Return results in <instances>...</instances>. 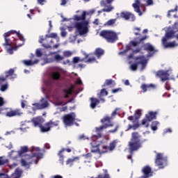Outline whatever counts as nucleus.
Returning <instances> with one entry per match:
<instances>
[{
	"label": "nucleus",
	"instance_id": "nucleus-45",
	"mask_svg": "<svg viewBox=\"0 0 178 178\" xmlns=\"http://www.w3.org/2000/svg\"><path fill=\"white\" fill-rule=\"evenodd\" d=\"M5 163H8V159L4 157H0V166L2 165H5Z\"/></svg>",
	"mask_w": 178,
	"mask_h": 178
},
{
	"label": "nucleus",
	"instance_id": "nucleus-30",
	"mask_svg": "<svg viewBox=\"0 0 178 178\" xmlns=\"http://www.w3.org/2000/svg\"><path fill=\"white\" fill-rule=\"evenodd\" d=\"M105 86L112 88L116 86V83H115V81L112 79H106L105 83L102 85V87H105Z\"/></svg>",
	"mask_w": 178,
	"mask_h": 178
},
{
	"label": "nucleus",
	"instance_id": "nucleus-50",
	"mask_svg": "<svg viewBox=\"0 0 178 178\" xmlns=\"http://www.w3.org/2000/svg\"><path fill=\"white\" fill-rule=\"evenodd\" d=\"M119 91H122V88H117V89H113L112 90V93L113 94H116V92H119Z\"/></svg>",
	"mask_w": 178,
	"mask_h": 178
},
{
	"label": "nucleus",
	"instance_id": "nucleus-32",
	"mask_svg": "<svg viewBox=\"0 0 178 178\" xmlns=\"http://www.w3.org/2000/svg\"><path fill=\"white\" fill-rule=\"evenodd\" d=\"M65 151H67V152H72V149H65L63 148L59 152H58V156L60 157L59 161H60V162H63V155H62L63 152H65Z\"/></svg>",
	"mask_w": 178,
	"mask_h": 178
},
{
	"label": "nucleus",
	"instance_id": "nucleus-16",
	"mask_svg": "<svg viewBox=\"0 0 178 178\" xmlns=\"http://www.w3.org/2000/svg\"><path fill=\"white\" fill-rule=\"evenodd\" d=\"M63 120L65 127L73 126L76 120V114L74 113L67 114L63 117Z\"/></svg>",
	"mask_w": 178,
	"mask_h": 178
},
{
	"label": "nucleus",
	"instance_id": "nucleus-22",
	"mask_svg": "<svg viewBox=\"0 0 178 178\" xmlns=\"http://www.w3.org/2000/svg\"><path fill=\"white\" fill-rule=\"evenodd\" d=\"M23 115V112H22V110L17 108L15 110L10 109V111H8L6 113V116L7 118H13L15 116H22Z\"/></svg>",
	"mask_w": 178,
	"mask_h": 178
},
{
	"label": "nucleus",
	"instance_id": "nucleus-24",
	"mask_svg": "<svg viewBox=\"0 0 178 178\" xmlns=\"http://www.w3.org/2000/svg\"><path fill=\"white\" fill-rule=\"evenodd\" d=\"M121 17H122V19H125V20H129L130 22H134L136 20L134 15L130 13H122Z\"/></svg>",
	"mask_w": 178,
	"mask_h": 178
},
{
	"label": "nucleus",
	"instance_id": "nucleus-4",
	"mask_svg": "<svg viewBox=\"0 0 178 178\" xmlns=\"http://www.w3.org/2000/svg\"><path fill=\"white\" fill-rule=\"evenodd\" d=\"M51 87H52V82H51V81H44L42 86V92L43 94H46V97H42L40 100V103L32 104V107H31L32 111L29 110L28 113L35 115V111L38 109H45L46 108L49 107V102H48V99H49V88H51Z\"/></svg>",
	"mask_w": 178,
	"mask_h": 178
},
{
	"label": "nucleus",
	"instance_id": "nucleus-8",
	"mask_svg": "<svg viewBox=\"0 0 178 178\" xmlns=\"http://www.w3.org/2000/svg\"><path fill=\"white\" fill-rule=\"evenodd\" d=\"M45 120L42 117H37L32 119V123L35 127H40V131L42 133H45L46 131H49L51 130V127H54V126H58L57 123H55L52 121H50L45 124L44 126H42V123H44Z\"/></svg>",
	"mask_w": 178,
	"mask_h": 178
},
{
	"label": "nucleus",
	"instance_id": "nucleus-15",
	"mask_svg": "<svg viewBox=\"0 0 178 178\" xmlns=\"http://www.w3.org/2000/svg\"><path fill=\"white\" fill-rule=\"evenodd\" d=\"M155 163L159 166V169H163L168 165V159L163 156V154L157 153L156 155Z\"/></svg>",
	"mask_w": 178,
	"mask_h": 178
},
{
	"label": "nucleus",
	"instance_id": "nucleus-53",
	"mask_svg": "<svg viewBox=\"0 0 178 178\" xmlns=\"http://www.w3.org/2000/svg\"><path fill=\"white\" fill-rule=\"evenodd\" d=\"M118 129H119V126H116L115 129L113 130L108 131V133H116V131H118Z\"/></svg>",
	"mask_w": 178,
	"mask_h": 178
},
{
	"label": "nucleus",
	"instance_id": "nucleus-7",
	"mask_svg": "<svg viewBox=\"0 0 178 178\" xmlns=\"http://www.w3.org/2000/svg\"><path fill=\"white\" fill-rule=\"evenodd\" d=\"M59 52H60V51L50 52L49 55H54L53 58H44L41 65L44 66V65H47V63H52V62H57V63H59V62L63 60L65 58H70V56L73 55V51H64L63 52V56H60Z\"/></svg>",
	"mask_w": 178,
	"mask_h": 178
},
{
	"label": "nucleus",
	"instance_id": "nucleus-47",
	"mask_svg": "<svg viewBox=\"0 0 178 178\" xmlns=\"http://www.w3.org/2000/svg\"><path fill=\"white\" fill-rule=\"evenodd\" d=\"M144 2H146L147 6H152L154 5V1L152 0H143Z\"/></svg>",
	"mask_w": 178,
	"mask_h": 178
},
{
	"label": "nucleus",
	"instance_id": "nucleus-9",
	"mask_svg": "<svg viewBox=\"0 0 178 178\" xmlns=\"http://www.w3.org/2000/svg\"><path fill=\"white\" fill-rule=\"evenodd\" d=\"M129 154L130 155L127 156L128 159H131L134 151H137L138 148H140L141 143H140V138H138V133L135 132L132 134L131 141L129 142Z\"/></svg>",
	"mask_w": 178,
	"mask_h": 178
},
{
	"label": "nucleus",
	"instance_id": "nucleus-23",
	"mask_svg": "<svg viewBox=\"0 0 178 178\" xmlns=\"http://www.w3.org/2000/svg\"><path fill=\"white\" fill-rule=\"evenodd\" d=\"M143 47L145 51H147L148 52V54L147 55V58H151V56L155 54V48L153 47L152 44L146 43Z\"/></svg>",
	"mask_w": 178,
	"mask_h": 178
},
{
	"label": "nucleus",
	"instance_id": "nucleus-60",
	"mask_svg": "<svg viewBox=\"0 0 178 178\" xmlns=\"http://www.w3.org/2000/svg\"><path fill=\"white\" fill-rule=\"evenodd\" d=\"M45 0H38V3H39V5H44V1Z\"/></svg>",
	"mask_w": 178,
	"mask_h": 178
},
{
	"label": "nucleus",
	"instance_id": "nucleus-18",
	"mask_svg": "<svg viewBox=\"0 0 178 178\" xmlns=\"http://www.w3.org/2000/svg\"><path fill=\"white\" fill-rule=\"evenodd\" d=\"M154 119H156V113L152 111L149 112L148 114H146V118L142 120V125L145 126V127H148L149 126V122L154 120Z\"/></svg>",
	"mask_w": 178,
	"mask_h": 178
},
{
	"label": "nucleus",
	"instance_id": "nucleus-61",
	"mask_svg": "<svg viewBox=\"0 0 178 178\" xmlns=\"http://www.w3.org/2000/svg\"><path fill=\"white\" fill-rule=\"evenodd\" d=\"M6 80V78L0 77V84H2V83Z\"/></svg>",
	"mask_w": 178,
	"mask_h": 178
},
{
	"label": "nucleus",
	"instance_id": "nucleus-46",
	"mask_svg": "<svg viewBox=\"0 0 178 178\" xmlns=\"http://www.w3.org/2000/svg\"><path fill=\"white\" fill-rule=\"evenodd\" d=\"M8 83H6L3 85H1L0 90L3 92L4 91H6L8 90Z\"/></svg>",
	"mask_w": 178,
	"mask_h": 178
},
{
	"label": "nucleus",
	"instance_id": "nucleus-63",
	"mask_svg": "<svg viewBox=\"0 0 178 178\" xmlns=\"http://www.w3.org/2000/svg\"><path fill=\"white\" fill-rule=\"evenodd\" d=\"M165 87L167 90H170V86H169V84H168V82L165 83Z\"/></svg>",
	"mask_w": 178,
	"mask_h": 178
},
{
	"label": "nucleus",
	"instance_id": "nucleus-34",
	"mask_svg": "<svg viewBox=\"0 0 178 178\" xmlns=\"http://www.w3.org/2000/svg\"><path fill=\"white\" fill-rule=\"evenodd\" d=\"M95 54L96 56L98 58V59H99V58H101V56L104 55V49L97 48L96 49Z\"/></svg>",
	"mask_w": 178,
	"mask_h": 178
},
{
	"label": "nucleus",
	"instance_id": "nucleus-21",
	"mask_svg": "<svg viewBox=\"0 0 178 178\" xmlns=\"http://www.w3.org/2000/svg\"><path fill=\"white\" fill-rule=\"evenodd\" d=\"M22 170L19 168H17L13 174H12L11 177L8 176L3 173H0V178H20L22 176Z\"/></svg>",
	"mask_w": 178,
	"mask_h": 178
},
{
	"label": "nucleus",
	"instance_id": "nucleus-37",
	"mask_svg": "<svg viewBox=\"0 0 178 178\" xmlns=\"http://www.w3.org/2000/svg\"><path fill=\"white\" fill-rule=\"evenodd\" d=\"M111 10H113V7H112V6H109L108 8H103L102 10H99L98 13L99 15V13H102V12L109 13V12H111Z\"/></svg>",
	"mask_w": 178,
	"mask_h": 178
},
{
	"label": "nucleus",
	"instance_id": "nucleus-41",
	"mask_svg": "<svg viewBox=\"0 0 178 178\" xmlns=\"http://www.w3.org/2000/svg\"><path fill=\"white\" fill-rule=\"evenodd\" d=\"M86 62L87 63H98V61L97 60H95V57H89L88 60Z\"/></svg>",
	"mask_w": 178,
	"mask_h": 178
},
{
	"label": "nucleus",
	"instance_id": "nucleus-35",
	"mask_svg": "<svg viewBox=\"0 0 178 178\" xmlns=\"http://www.w3.org/2000/svg\"><path fill=\"white\" fill-rule=\"evenodd\" d=\"M159 125V122L158 121H154L152 123L151 129L153 131H156L158 130V126Z\"/></svg>",
	"mask_w": 178,
	"mask_h": 178
},
{
	"label": "nucleus",
	"instance_id": "nucleus-19",
	"mask_svg": "<svg viewBox=\"0 0 178 178\" xmlns=\"http://www.w3.org/2000/svg\"><path fill=\"white\" fill-rule=\"evenodd\" d=\"M65 70L60 67H54L51 72L53 80H59L60 79V73H63Z\"/></svg>",
	"mask_w": 178,
	"mask_h": 178
},
{
	"label": "nucleus",
	"instance_id": "nucleus-5",
	"mask_svg": "<svg viewBox=\"0 0 178 178\" xmlns=\"http://www.w3.org/2000/svg\"><path fill=\"white\" fill-rule=\"evenodd\" d=\"M97 133V135H92L91 138V139L92 140V142L90 143V145L92 147L91 152H99V154H105L106 152H108V149H110V151L115 149V147H116L117 140H113L112 143H111L109 147L106 146H102L103 149L101 150L99 149V143L96 142L95 140L101 138L102 134H101V131Z\"/></svg>",
	"mask_w": 178,
	"mask_h": 178
},
{
	"label": "nucleus",
	"instance_id": "nucleus-6",
	"mask_svg": "<svg viewBox=\"0 0 178 178\" xmlns=\"http://www.w3.org/2000/svg\"><path fill=\"white\" fill-rule=\"evenodd\" d=\"M75 90L76 88H74V86L72 85L70 88L63 90V96H60L59 95H53L52 96L53 104L55 105V106H60V105H66L67 102L66 103L63 102V99L67 98L69 95L76 94V92L74 91Z\"/></svg>",
	"mask_w": 178,
	"mask_h": 178
},
{
	"label": "nucleus",
	"instance_id": "nucleus-43",
	"mask_svg": "<svg viewBox=\"0 0 178 178\" xmlns=\"http://www.w3.org/2000/svg\"><path fill=\"white\" fill-rule=\"evenodd\" d=\"M84 60V58L80 59L79 57H74L72 62L73 63H79V62H83Z\"/></svg>",
	"mask_w": 178,
	"mask_h": 178
},
{
	"label": "nucleus",
	"instance_id": "nucleus-49",
	"mask_svg": "<svg viewBox=\"0 0 178 178\" xmlns=\"http://www.w3.org/2000/svg\"><path fill=\"white\" fill-rule=\"evenodd\" d=\"M166 133H172V129L167 128L163 130V134H166Z\"/></svg>",
	"mask_w": 178,
	"mask_h": 178
},
{
	"label": "nucleus",
	"instance_id": "nucleus-1",
	"mask_svg": "<svg viewBox=\"0 0 178 178\" xmlns=\"http://www.w3.org/2000/svg\"><path fill=\"white\" fill-rule=\"evenodd\" d=\"M5 43L3 46L8 54L12 55L13 51H16L19 47H22L24 44V38L20 32L16 31H10L3 34Z\"/></svg>",
	"mask_w": 178,
	"mask_h": 178
},
{
	"label": "nucleus",
	"instance_id": "nucleus-64",
	"mask_svg": "<svg viewBox=\"0 0 178 178\" xmlns=\"http://www.w3.org/2000/svg\"><path fill=\"white\" fill-rule=\"evenodd\" d=\"M53 178H63V177L60 175H55L53 177Z\"/></svg>",
	"mask_w": 178,
	"mask_h": 178
},
{
	"label": "nucleus",
	"instance_id": "nucleus-38",
	"mask_svg": "<svg viewBox=\"0 0 178 178\" xmlns=\"http://www.w3.org/2000/svg\"><path fill=\"white\" fill-rule=\"evenodd\" d=\"M104 95H108V91L106 89L103 88L101 90L100 93L97 94V97L100 98V97H104Z\"/></svg>",
	"mask_w": 178,
	"mask_h": 178
},
{
	"label": "nucleus",
	"instance_id": "nucleus-48",
	"mask_svg": "<svg viewBox=\"0 0 178 178\" xmlns=\"http://www.w3.org/2000/svg\"><path fill=\"white\" fill-rule=\"evenodd\" d=\"M175 12H177V6L175 7V9H173V10H170L168 11V15H167L168 17H170V14H171V13H175Z\"/></svg>",
	"mask_w": 178,
	"mask_h": 178
},
{
	"label": "nucleus",
	"instance_id": "nucleus-33",
	"mask_svg": "<svg viewBox=\"0 0 178 178\" xmlns=\"http://www.w3.org/2000/svg\"><path fill=\"white\" fill-rule=\"evenodd\" d=\"M168 31L173 33V34H176L178 31V22H175L172 27L168 28Z\"/></svg>",
	"mask_w": 178,
	"mask_h": 178
},
{
	"label": "nucleus",
	"instance_id": "nucleus-11",
	"mask_svg": "<svg viewBox=\"0 0 178 178\" xmlns=\"http://www.w3.org/2000/svg\"><path fill=\"white\" fill-rule=\"evenodd\" d=\"M174 37L175 34L170 32V31H168L165 33V36L162 39V44L164 48H175V47H178V43L176 41L168 42L170 38H173Z\"/></svg>",
	"mask_w": 178,
	"mask_h": 178
},
{
	"label": "nucleus",
	"instance_id": "nucleus-57",
	"mask_svg": "<svg viewBox=\"0 0 178 178\" xmlns=\"http://www.w3.org/2000/svg\"><path fill=\"white\" fill-rule=\"evenodd\" d=\"M99 24V20L98 19H95V21L93 22V24H96V26H98Z\"/></svg>",
	"mask_w": 178,
	"mask_h": 178
},
{
	"label": "nucleus",
	"instance_id": "nucleus-14",
	"mask_svg": "<svg viewBox=\"0 0 178 178\" xmlns=\"http://www.w3.org/2000/svg\"><path fill=\"white\" fill-rule=\"evenodd\" d=\"M141 117V110H138L135 112V115L134 116H129L128 118L129 120H131L132 123H134V125H129L128 129H127V131L128 130H130L133 129V130H136V129H138V119Z\"/></svg>",
	"mask_w": 178,
	"mask_h": 178
},
{
	"label": "nucleus",
	"instance_id": "nucleus-2",
	"mask_svg": "<svg viewBox=\"0 0 178 178\" xmlns=\"http://www.w3.org/2000/svg\"><path fill=\"white\" fill-rule=\"evenodd\" d=\"M29 151V147L27 146H22L20 148V150L17 152V154H18V156H25L24 159H22L21 160V164L22 166H24V168H26V169H29L30 168V165L33 163V161L35 163H38V160L42 159V156L44 155L42 153H40V147H35L34 146L31 147V152H32L33 155H24L26 152Z\"/></svg>",
	"mask_w": 178,
	"mask_h": 178
},
{
	"label": "nucleus",
	"instance_id": "nucleus-12",
	"mask_svg": "<svg viewBox=\"0 0 178 178\" xmlns=\"http://www.w3.org/2000/svg\"><path fill=\"white\" fill-rule=\"evenodd\" d=\"M100 37H103L107 41V42H116L118 41V34L112 31H102L99 33Z\"/></svg>",
	"mask_w": 178,
	"mask_h": 178
},
{
	"label": "nucleus",
	"instance_id": "nucleus-17",
	"mask_svg": "<svg viewBox=\"0 0 178 178\" xmlns=\"http://www.w3.org/2000/svg\"><path fill=\"white\" fill-rule=\"evenodd\" d=\"M172 73L170 70H160L157 72L156 75L161 79V81H166V80H175V77H169Z\"/></svg>",
	"mask_w": 178,
	"mask_h": 178
},
{
	"label": "nucleus",
	"instance_id": "nucleus-58",
	"mask_svg": "<svg viewBox=\"0 0 178 178\" xmlns=\"http://www.w3.org/2000/svg\"><path fill=\"white\" fill-rule=\"evenodd\" d=\"M83 139H84V140H86V139L88 140V138L85 137L84 135H81V136H79V140H83Z\"/></svg>",
	"mask_w": 178,
	"mask_h": 178
},
{
	"label": "nucleus",
	"instance_id": "nucleus-31",
	"mask_svg": "<svg viewBox=\"0 0 178 178\" xmlns=\"http://www.w3.org/2000/svg\"><path fill=\"white\" fill-rule=\"evenodd\" d=\"M90 107L92 108V109H95V106H97V105L99 104V99L97 98H90Z\"/></svg>",
	"mask_w": 178,
	"mask_h": 178
},
{
	"label": "nucleus",
	"instance_id": "nucleus-54",
	"mask_svg": "<svg viewBox=\"0 0 178 178\" xmlns=\"http://www.w3.org/2000/svg\"><path fill=\"white\" fill-rule=\"evenodd\" d=\"M131 44L133 45V47H137L138 45V42L136 41L131 42Z\"/></svg>",
	"mask_w": 178,
	"mask_h": 178
},
{
	"label": "nucleus",
	"instance_id": "nucleus-39",
	"mask_svg": "<svg viewBox=\"0 0 178 178\" xmlns=\"http://www.w3.org/2000/svg\"><path fill=\"white\" fill-rule=\"evenodd\" d=\"M60 30L61 31L60 32L61 37H63V38H65V37L67 35V32H66L64 27H60Z\"/></svg>",
	"mask_w": 178,
	"mask_h": 178
},
{
	"label": "nucleus",
	"instance_id": "nucleus-36",
	"mask_svg": "<svg viewBox=\"0 0 178 178\" xmlns=\"http://www.w3.org/2000/svg\"><path fill=\"white\" fill-rule=\"evenodd\" d=\"M151 87H154L153 84H143L141 86V89L143 90V92H146L147 88H151Z\"/></svg>",
	"mask_w": 178,
	"mask_h": 178
},
{
	"label": "nucleus",
	"instance_id": "nucleus-44",
	"mask_svg": "<svg viewBox=\"0 0 178 178\" xmlns=\"http://www.w3.org/2000/svg\"><path fill=\"white\" fill-rule=\"evenodd\" d=\"M115 22L116 19H110L104 24V26H112V24H115Z\"/></svg>",
	"mask_w": 178,
	"mask_h": 178
},
{
	"label": "nucleus",
	"instance_id": "nucleus-59",
	"mask_svg": "<svg viewBox=\"0 0 178 178\" xmlns=\"http://www.w3.org/2000/svg\"><path fill=\"white\" fill-rule=\"evenodd\" d=\"M65 3H67V1L66 0H61V6H64Z\"/></svg>",
	"mask_w": 178,
	"mask_h": 178
},
{
	"label": "nucleus",
	"instance_id": "nucleus-40",
	"mask_svg": "<svg viewBox=\"0 0 178 178\" xmlns=\"http://www.w3.org/2000/svg\"><path fill=\"white\" fill-rule=\"evenodd\" d=\"M131 49V47H130V45L128 44L127 45V48L125 50H124L123 51H120L119 52V55H126V54H127V52H129V51H130Z\"/></svg>",
	"mask_w": 178,
	"mask_h": 178
},
{
	"label": "nucleus",
	"instance_id": "nucleus-20",
	"mask_svg": "<svg viewBox=\"0 0 178 178\" xmlns=\"http://www.w3.org/2000/svg\"><path fill=\"white\" fill-rule=\"evenodd\" d=\"M22 170L19 168H17L13 174H12L11 177L8 176L3 173H0V178H20L22 176Z\"/></svg>",
	"mask_w": 178,
	"mask_h": 178
},
{
	"label": "nucleus",
	"instance_id": "nucleus-56",
	"mask_svg": "<svg viewBox=\"0 0 178 178\" xmlns=\"http://www.w3.org/2000/svg\"><path fill=\"white\" fill-rule=\"evenodd\" d=\"M63 65H70V60H66L63 62Z\"/></svg>",
	"mask_w": 178,
	"mask_h": 178
},
{
	"label": "nucleus",
	"instance_id": "nucleus-28",
	"mask_svg": "<svg viewBox=\"0 0 178 178\" xmlns=\"http://www.w3.org/2000/svg\"><path fill=\"white\" fill-rule=\"evenodd\" d=\"M15 73L14 69H10L8 72H6V76L10 77V80H13V79H16V74H13Z\"/></svg>",
	"mask_w": 178,
	"mask_h": 178
},
{
	"label": "nucleus",
	"instance_id": "nucleus-42",
	"mask_svg": "<svg viewBox=\"0 0 178 178\" xmlns=\"http://www.w3.org/2000/svg\"><path fill=\"white\" fill-rule=\"evenodd\" d=\"M35 55L38 58H41L42 56V50L41 49H37L35 51Z\"/></svg>",
	"mask_w": 178,
	"mask_h": 178
},
{
	"label": "nucleus",
	"instance_id": "nucleus-26",
	"mask_svg": "<svg viewBox=\"0 0 178 178\" xmlns=\"http://www.w3.org/2000/svg\"><path fill=\"white\" fill-rule=\"evenodd\" d=\"M56 37H58V34L55 33H50L49 35H46L44 38V36H40L39 42L40 44H42V41H45L47 38H56Z\"/></svg>",
	"mask_w": 178,
	"mask_h": 178
},
{
	"label": "nucleus",
	"instance_id": "nucleus-62",
	"mask_svg": "<svg viewBox=\"0 0 178 178\" xmlns=\"http://www.w3.org/2000/svg\"><path fill=\"white\" fill-rule=\"evenodd\" d=\"M66 109H67V107H62V108H60V111L65 112V111H66Z\"/></svg>",
	"mask_w": 178,
	"mask_h": 178
},
{
	"label": "nucleus",
	"instance_id": "nucleus-10",
	"mask_svg": "<svg viewBox=\"0 0 178 178\" xmlns=\"http://www.w3.org/2000/svg\"><path fill=\"white\" fill-rule=\"evenodd\" d=\"M116 111L117 109L113 111L111 117L106 116L101 120V122L102 123H103L104 125L99 127H96V133H99L100 131H102L104 129H108V127H112V126H113V124H112L111 120H112L113 116H116Z\"/></svg>",
	"mask_w": 178,
	"mask_h": 178
},
{
	"label": "nucleus",
	"instance_id": "nucleus-29",
	"mask_svg": "<svg viewBox=\"0 0 178 178\" xmlns=\"http://www.w3.org/2000/svg\"><path fill=\"white\" fill-rule=\"evenodd\" d=\"M79 159H80V157L79 156H75L72 159H68L66 161V165H68L70 168H72L73 166V163L75 161H79Z\"/></svg>",
	"mask_w": 178,
	"mask_h": 178
},
{
	"label": "nucleus",
	"instance_id": "nucleus-27",
	"mask_svg": "<svg viewBox=\"0 0 178 178\" xmlns=\"http://www.w3.org/2000/svg\"><path fill=\"white\" fill-rule=\"evenodd\" d=\"M40 60L38 59H35L34 61L31 60H22V63L25 66H33V65H37Z\"/></svg>",
	"mask_w": 178,
	"mask_h": 178
},
{
	"label": "nucleus",
	"instance_id": "nucleus-25",
	"mask_svg": "<svg viewBox=\"0 0 178 178\" xmlns=\"http://www.w3.org/2000/svg\"><path fill=\"white\" fill-rule=\"evenodd\" d=\"M132 6L136 13H138L139 16L143 15V13H141V10H140V6H141V1L140 0H135V3L132 4Z\"/></svg>",
	"mask_w": 178,
	"mask_h": 178
},
{
	"label": "nucleus",
	"instance_id": "nucleus-55",
	"mask_svg": "<svg viewBox=\"0 0 178 178\" xmlns=\"http://www.w3.org/2000/svg\"><path fill=\"white\" fill-rule=\"evenodd\" d=\"M100 5L101 6H104V8H106V3L105 2V1H102L100 2Z\"/></svg>",
	"mask_w": 178,
	"mask_h": 178
},
{
	"label": "nucleus",
	"instance_id": "nucleus-13",
	"mask_svg": "<svg viewBox=\"0 0 178 178\" xmlns=\"http://www.w3.org/2000/svg\"><path fill=\"white\" fill-rule=\"evenodd\" d=\"M135 60H139L138 63H134L130 65L129 69L133 72H136L137 70V67L138 65H141V70H144L147 66V58L144 56H137L135 58Z\"/></svg>",
	"mask_w": 178,
	"mask_h": 178
},
{
	"label": "nucleus",
	"instance_id": "nucleus-52",
	"mask_svg": "<svg viewBox=\"0 0 178 178\" xmlns=\"http://www.w3.org/2000/svg\"><path fill=\"white\" fill-rule=\"evenodd\" d=\"M76 84H79V86H81V84H83V82L81 81V79L80 78H78L76 79Z\"/></svg>",
	"mask_w": 178,
	"mask_h": 178
},
{
	"label": "nucleus",
	"instance_id": "nucleus-3",
	"mask_svg": "<svg viewBox=\"0 0 178 178\" xmlns=\"http://www.w3.org/2000/svg\"><path fill=\"white\" fill-rule=\"evenodd\" d=\"M95 10L92 9L88 12L82 11L81 15H74V20L76 22L74 23V27L80 35H86L88 33L90 29V22L86 20V15H94Z\"/></svg>",
	"mask_w": 178,
	"mask_h": 178
},
{
	"label": "nucleus",
	"instance_id": "nucleus-51",
	"mask_svg": "<svg viewBox=\"0 0 178 178\" xmlns=\"http://www.w3.org/2000/svg\"><path fill=\"white\" fill-rule=\"evenodd\" d=\"M3 105H5V100L0 97V106H3Z\"/></svg>",
	"mask_w": 178,
	"mask_h": 178
}]
</instances>
